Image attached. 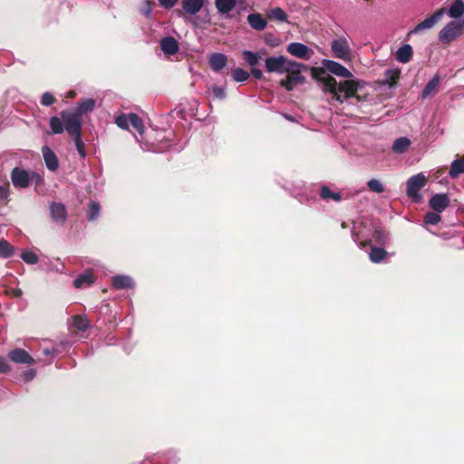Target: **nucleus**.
<instances>
[{
	"label": "nucleus",
	"instance_id": "nucleus-1",
	"mask_svg": "<svg viewBox=\"0 0 464 464\" xmlns=\"http://www.w3.org/2000/svg\"><path fill=\"white\" fill-rule=\"evenodd\" d=\"M311 74L314 79L324 83L326 90L334 95V100L341 103L352 97L360 100L359 95H357L359 82L347 79L337 83L335 78L327 74L325 70L321 67H312Z\"/></svg>",
	"mask_w": 464,
	"mask_h": 464
},
{
	"label": "nucleus",
	"instance_id": "nucleus-2",
	"mask_svg": "<svg viewBox=\"0 0 464 464\" xmlns=\"http://www.w3.org/2000/svg\"><path fill=\"white\" fill-rule=\"evenodd\" d=\"M464 32V19L448 23L439 33V39L442 44H449Z\"/></svg>",
	"mask_w": 464,
	"mask_h": 464
},
{
	"label": "nucleus",
	"instance_id": "nucleus-3",
	"mask_svg": "<svg viewBox=\"0 0 464 464\" xmlns=\"http://www.w3.org/2000/svg\"><path fill=\"white\" fill-rule=\"evenodd\" d=\"M61 117L63 121L64 130L72 138L82 135V118L72 111H63Z\"/></svg>",
	"mask_w": 464,
	"mask_h": 464
},
{
	"label": "nucleus",
	"instance_id": "nucleus-4",
	"mask_svg": "<svg viewBox=\"0 0 464 464\" xmlns=\"http://www.w3.org/2000/svg\"><path fill=\"white\" fill-rule=\"evenodd\" d=\"M297 66L298 63L287 60L285 56L268 57L265 61V67L267 72L285 73L291 69L289 66Z\"/></svg>",
	"mask_w": 464,
	"mask_h": 464
},
{
	"label": "nucleus",
	"instance_id": "nucleus-5",
	"mask_svg": "<svg viewBox=\"0 0 464 464\" xmlns=\"http://www.w3.org/2000/svg\"><path fill=\"white\" fill-rule=\"evenodd\" d=\"M290 67L291 69L285 72L288 73L287 76L280 82V85L285 88L287 91H292L296 85L304 82L305 78L301 74L300 69L307 68L305 65L301 63H298L297 66L291 65Z\"/></svg>",
	"mask_w": 464,
	"mask_h": 464
},
{
	"label": "nucleus",
	"instance_id": "nucleus-6",
	"mask_svg": "<svg viewBox=\"0 0 464 464\" xmlns=\"http://www.w3.org/2000/svg\"><path fill=\"white\" fill-rule=\"evenodd\" d=\"M331 50L335 58L341 59L344 62L352 61V49L345 37L342 36L334 39L331 44Z\"/></svg>",
	"mask_w": 464,
	"mask_h": 464
},
{
	"label": "nucleus",
	"instance_id": "nucleus-7",
	"mask_svg": "<svg viewBox=\"0 0 464 464\" xmlns=\"http://www.w3.org/2000/svg\"><path fill=\"white\" fill-rule=\"evenodd\" d=\"M426 177L420 173L411 177L407 181V195L413 202H419L421 198L419 191L426 185Z\"/></svg>",
	"mask_w": 464,
	"mask_h": 464
},
{
	"label": "nucleus",
	"instance_id": "nucleus-8",
	"mask_svg": "<svg viewBox=\"0 0 464 464\" xmlns=\"http://www.w3.org/2000/svg\"><path fill=\"white\" fill-rule=\"evenodd\" d=\"M30 175L31 172L20 169V168H14L13 169L11 172V179L13 182V185L15 188H27L30 185Z\"/></svg>",
	"mask_w": 464,
	"mask_h": 464
},
{
	"label": "nucleus",
	"instance_id": "nucleus-9",
	"mask_svg": "<svg viewBox=\"0 0 464 464\" xmlns=\"http://www.w3.org/2000/svg\"><path fill=\"white\" fill-rule=\"evenodd\" d=\"M322 63L324 65L323 69H324L325 72L329 71L331 73L345 79H349L353 76L352 72L347 68L335 61L323 60Z\"/></svg>",
	"mask_w": 464,
	"mask_h": 464
},
{
	"label": "nucleus",
	"instance_id": "nucleus-10",
	"mask_svg": "<svg viewBox=\"0 0 464 464\" xmlns=\"http://www.w3.org/2000/svg\"><path fill=\"white\" fill-rule=\"evenodd\" d=\"M7 357L15 363L33 365L35 363V360L22 348H15L9 351Z\"/></svg>",
	"mask_w": 464,
	"mask_h": 464
},
{
	"label": "nucleus",
	"instance_id": "nucleus-11",
	"mask_svg": "<svg viewBox=\"0 0 464 464\" xmlns=\"http://www.w3.org/2000/svg\"><path fill=\"white\" fill-rule=\"evenodd\" d=\"M450 203V197L445 193H438L432 196L429 200V206L432 210L441 213Z\"/></svg>",
	"mask_w": 464,
	"mask_h": 464
},
{
	"label": "nucleus",
	"instance_id": "nucleus-12",
	"mask_svg": "<svg viewBox=\"0 0 464 464\" xmlns=\"http://www.w3.org/2000/svg\"><path fill=\"white\" fill-rule=\"evenodd\" d=\"M50 214L53 222L63 225L67 220V209L61 202H53L50 205Z\"/></svg>",
	"mask_w": 464,
	"mask_h": 464
},
{
	"label": "nucleus",
	"instance_id": "nucleus-13",
	"mask_svg": "<svg viewBox=\"0 0 464 464\" xmlns=\"http://www.w3.org/2000/svg\"><path fill=\"white\" fill-rule=\"evenodd\" d=\"M286 49L292 55L304 60H309L313 53L305 44L296 42L289 44Z\"/></svg>",
	"mask_w": 464,
	"mask_h": 464
},
{
	"label": "nucleus",
	"instance_id": "nucleus-14",
	"mask_svg": "<svg viewBox=\"0 0 464 464\" xmlns=\"http://www.w3.org/2000/svg\"><path fill=\"white\" fill-rule=\"evenodd\" d=\"M444 11H445L444 8L439 9L432 15H430V17L426 18L425 20H423L422 22L418 24L415 26V28L412 31H411V34H416V33H419L425 29H430V28L433 27L435 25V24L442 17V15L444 14Z\"/></svg>",
	"mask_w": 464,
	"mask_h": 464
},
{
	"label": "nucleus",
	"instance_id": "nucleus-15",
	"mask_svg": "<svg viewBox=\"0 0 464 464\" xmlns=\"http://www.w3.org/2000/svg\"><path fill=\"white\" fill-rule=\"evenodd\" d=\"M42 154L46 165V168L51 171H55L59 168V160L56 154L48 146L42 148Z\"/></svg>",
	"mask_w": 464,
	"mask_h": 464
},
{
	"label": "nucleus",
	"instance_id": "nucleus-16",
	"mask_svg": "<svg viewBox=\"0 0 464 464\" xmlns=\"http://www.w3.org/2000/svg\"><path fill=\"white\" fill-rule=\"evenodd\" d=\"M160 49L166 55H174L179 51L178 41L172 36H166L160 40Z\"/></svg>",
	"mask_w": 464,
	"mask_h": 464
},
{
	"label": "nucleus",
	"instance_id": "nucleus-17",
	"mask_svg": "<svg viewBox=\"0 0 464 464\" xmlns=\"http://www.w3.org/2000/svg\"><path fill=\"white\" fill-rule=\"evenodd\" d=\"M95 282V276L92 269L86 270L83 274L78 276L73 281L75 288L88 287Z\"/></svg>",
	"mask_w": 464,
	"mask_h": 464
},
{
	"label": "nucleus",
	"instance_id": "nucleus-18",
	"mask_svg": "<svg viewBox=\"0 0 464 464\" xmlns=\"http://www.w3.org/2000/svg\"><path fill=\"white\" fill-rule=\"evenodd\" d=\"M209 66L214 72H220L224 69L227 63V57L226 54L221 53H213L209 56Z\"/></svg>",
	"mask_w": 464,
	"mask_h": 464
},
{
	"label": "nucleus",
	"instance_id": "nucleus-19",
	"mask_svg": "<svg viewBox=\"0 0 464 464\" xmlns=\"http://www.w3.org/2000/svg\"><path fill=\"white\" fill-rule=\"evenodd\" d=\"M440 81L441 79L439 74L434 75V77L428 82V83L422 90L421 97L423 99H426L430 96L436 94L439 91Z\"/></svg>",
	"mask_w": 464,
	"mask_h": 464
},
{
	"label": "nucleus",
	"instance_id": "nucleus-20",
	"mask_svg": "<svg viewBox=\"0 0 464 464\" xmlns=\"http://www.w3.org/2000/svg\"><path fill=\"white\" fill-rule=\"evenodd\" d=\"M247 22L256 31H263L267 25L266 20L258 13L248 14Z\"/></svg>",
	"mask_w": 464,
	"mask_h": 464
},
{
	"label": "nucleus",
	"instance_id": "nucleus-21",
	"mask_svg": "<svg viewBox=\"0 0 464 464\" xmlns=\"http://www.w3.org/2000/svg\"><path fill=\"white\" fill-rule=\"evenodd\" d=\"M181 5L187 14H195L202 8L204 0H182Z\"/></svg>",
	"mask_w": 464,
	"mask_h": 464
},
{
	"label": "nucleus",
	"instance_id": "nucleus-22",
	"mask_svg": "<svg viewBox=\"0 0 464 464\" xmlns=\"http://www.w3.org/2000/svg\"><path fill=\"white\" fill-rule=\"evenodd\" d=\"M112 286L115 289H127L133 287L132 279L128 276H116L111 280Z\"/></svg>",
	"mask_w": 464,
	"mask_h": 464
},
{
	"label": "nucleus",
	"instance_id": "nucleus-23",
	"mask_svg": "<svg viewBox=\"0 0 464 464\" xmlns=\"http://www.w3.org/2000/svg\"><path fill=\"white\" fill-rule=\"evenodd\" d=\"M401 76V71L398 69H389L385 72V78L382 81V85L394 87L397 85Z\"/></svg>",
	"mask_w": 464,
	"mask_h": 464
},
{
	"label": "nucleus",
	"instance_id": "nucleus-24",
	"mask_svg": "<svg viewBox=\"0 0 464 464\" xmlns=\"http://www.w3.org/2000/svg\"><path fill=\"white\" fill-rule=\"evenodd\" d=\"M413 55L412 47L410 44H404L400 47L396 53V59L400 63H409Z\"/></svg>",
	"mask_w": 464,
	"mask_h": 464
},
{
	"label": "nucleus",
	"instance_id": "nucleus-25",
	"mask_svg": "<svg viewBox=\"0 0 464 464\" xmlns=\"http://www.w3.org/2000/svg\"><path fill=\"white\" fill-rule=\"evenodd\" d=\"M94 107L95 101L93 99H85L80 102L76 109L72 111L82 118L84 113L93 111Z\"/></svg>",
	"mask_w": 464,
	"mask_h": 464
},
{
	"label": "nucleus",
	"instance_id": "nucleus-26",
	"mask_svg": "<svg viewBox=\"0 0 464 464\" xmlns=\"http://www.w3.org/2000/svg\"><path fill=\"white\" fill-rule=\"evenodd\" d=\"M449 15L451 18H459L464 14V1L463 0H455L448 12Z\"/></svg>",
	"mask_w": 464,
	"mask_h": 464
},
{
	"label": "nucleus",
	"instance_id": "nucleus-27",
	"mask_svg": "<svg viewBox=\"0 0 464 464\" xmlns=\"http://www.w3.org/2000/svg\"><path fill=\"white\" fill-rule=\"evenodd\" d=\"M387 255L388 253L384 248L372 246L369 257L372 263H380L387 256Z\"/></svg>",
	"mask_w": 464,
	"mask_h": 464
},
{
	"label": "nucleus",
	"instance_id": "nucleus-28",
	"mask_svg": "<svg viewBox=\"0 0 464 464\" xmlns=\"http://www.w3.org/2000/svg\"><path fill=\"white\" fill-rule=\"evenodd\" d=\"M236 0H215L217 9L221 14H227L236 6Z\"/></svg>",
	"mask_w": 464,
	"mask_h": 464
},
{
	"label": "nucleus",
	"instance_id": "nucleus-29",
	"mask_svg": "<svg viewBox=\"0 0 464 464\" xmlns=\"http://www.w3.org/2000/svg\"><path fill=\"white\" fill-rule=\"evenodd\" d=\"M462 173H464V159L461 158L453 160L449 171L450 176L452 179H456Z\"/></svg>",
	"mask_w": 464,
	"mask_h": 464
},
{
	"label": "nucleus",
	"instance_id": "nucleus-30",
	"mask_svg": "<svg viewBox=\"0 0 464 464\" xmlns=\"http://www.w3.org/2000/svg\"><path fill=\"white\" fill-rule=\"evenodd\" d=\"M411 145V140L406 137H401L394 140L392 144V150L397 153L405 152Z\"/></svg>",
	"mask_w": 464,
	"mask_h": 464
},
{
	"label": "nucleus",
	"instance_id": "nucleus-31",
	"mask_svg": "<svg viewBox=\"0 0 464 464\" xmlns=\"http://www.w3.org/2000/svg\"><path fill=\"white\" fill-rule=\"evenodd\" d=\"M90 322L85 315L76 314L72 316V326L81 332L87 330Z\"/></svg>",
	"mask_w": 464,
	"mask_h": 464
},
{
	"label": "nucleus",
	"instance_id": "nucleus-32",
	"mask_svg": "<svg viewBox=\"0 0 464 464\" xmlns=\"http://www.w3.org/2000/svg\"><path fill=\"white\" fill-rule=\"evenodd\" d=\"M320 197L323 199H332L335 202H339L342 199V195L339 192H334L327 186H323L320 189Z\"/></svg>",
	"mask_w": 464,
	"mask_h": 464
},
{
	"label": "nucleus",
	"instance_id": "nucleus-33",
	"mask_svg": "<svg viewBox=\"0 0 464 464\" xmlns=\"http://www.w3.org/2000/svg\"><path fill=\"white\" fill-rule=\"evenodd\" d=\"M49 124L53 134H61L64 130L62 117L53 116L50 118Z\"/></svg>",
	"mask_w": 464,
	"mask_h": 464
},
{
	"label": "nucleus",
	"instance_id": "nucleus-34",
	"mask_svg": "<svg viewBox=\"0 0 464 464\" xmlns=\"http://www.w3.org/2000/svg\"><path fill=\"white\" fill-rule=\"evenodd\" d=\"M243 59L253 68L256 66L261 58V52L253 53L251 51H244L242 53Z\"/></svg>",
	"mask_w": 464,
	"mask_h": 464
},
{
	"label": "nucleus",
	"instance_id": "nucleus-35",
	"mask_svg": "<svg viewBox=\"0 0 464 464\" xmlns=\"http://www.w3.org/2000/svg\"><path fill=\"white\" fill-rule=\"evenodd\" d=\"M101 206L96 201H91L88 205L87 218L89 221H94L100 215Z\"/></svg>",
	"mask_w": 464,
	"mask_h": 464
},
{
	"label": "nucleus",
	"instance_id": "nucleus-36",
	"mask_svg": "<svg viewBox=\"0 0 464 464\" xmlns=\"http://www.w3.org/2000/svg\"><path fill=\"white\" fill-rule=\"evenodd\" d=\"M14 247L6 240L0 239V256L8 258L13 256Z\"/></svg>",
	"mask_w": 464,
	"mask_h": 464
},
{
	"label": "nucleus",
	"instance_id": "nucleus-37",
	"mask_svg": "<svg viewBox=\"0 0 464 464\" xmlns=\"http://www.w3.org/2000/svg\"><path fill=\"white\" fill-rule=\"evenodd\" d=\"M129 122L130 124L140 133H142L144 130V125L141 119L136 113L129 114Z\"/></svg>",
	"mask_w": 464,
	"mask_h": 464
},
{
	"label": "nucleus",
	"instance_id": "nucleus-38",
	"mask_svg": "<svg viewBox=\"0 0 464 464\" xmlns=\"http://www.w3.org/2000/svg\"><path fill=\"white\" fill-rule=\"evenodd\" d=\"M268 17L273 20L284 22L286 21L287 14L282 8L276 7L270 10Z\"/></svg>",
	"mask_w": 464,
	"mask_h": 464
},
{
	"label": "nucleus",
	"instance_id": "nucleus-39",
	"mask_svg": "<svg viewBox=\"0 0 464 464\" xmlns=\"http://www.w3.org/2000/svg\"><path fill=\"white\" fill-rule=\"evenodd\" d=\"M232 78L237 82H243L248 80L249 73L242 68H236L232 72Z\"/></svg>",
	"mask_w": 464,
	"mask_h": 464
},
{
	"label": "nucleus",
	"instance_id": "nucleus-40",
	"mask_svg": "<svg viewBox=\"0 0 464 464\" xmlns=\"http://www.w3.org/2000/svg\"><path fill=\"white\" fill-rule=\"evenodd\" d=\"M441 220L440 213L436 211H429L424 216V223L427 225H437Z\"/></svg>",
	"mask_w": 464,
	"mask_h": 464
},
{
	"label": "nucleus",
	"instance_id": "nucleus-41",
	"mask_svg": "<svg viewBox=\"0 0 464 464\" xmlns=\"http://www.w3.org/2000/svg\"><path fill=\"white\" fill-rule=\"evenodd\" d=\"M72 139H73V141H74V144H75V147H76V150H77L79 155L82 159L85 158L86 157V150H85L84 142L82 140V135L74 136V137H72Z\"/></svg>",
	"mask_w": 464,
	"mask_h": 464
},
{
	"label": "nucleus",
	"instance_id": "nucleus-42",
	"mask_svg": "<svg viewBox=\"0 0 464 464\" xmlns=\"http://www.w3.org/2000/svg\"><path fill=\"white\" fill-rule=\"evenodd\" d=\"M367 186L371 191L375 193H382L384 191L383 185L378 179H370L367 182Z\"/></svg>",
	"mask_w": 464,
	"mask_h": 464
},
{
	"label": "nucleus",
	"instance_id": "nucleus-43",
	"mask_svg": "<svg viewBox=\"0 0 464 464\" xmlns=\"http://www.w3.org/2000/svg\"><path fill=\"white\" fill-rule=\"evenodd\" d=\"M21 258L29 265H34L38 262V256L32 251H24L21 254Z\"/></svg>",
	"mask_w": 464,
	"mask_h": 464
},
{
	"label": "nucleus",
	"instance_id": "nucleus-44",
	"mask_svg": "<svg viewBox=\"0 0 464 464\" xmlns=\"http://www.w3.org/2000/svg\"><path fill=\"white\" fill-rule=\"evenodd\" d=\"M116 124L118 127L123 130H127L129 128V115L126 114H121L119 115L115 120Z\"/></svg>",
	"mask_w": 464,
	"mask_h": 464
},
{
	"label": "nucleus",
	"instance_id": "nucleus-45",
	"mask_svg": "<svg viewBox=\"0 0 464 464\" xmlns=\"http://www.w3.org/2000/svg\"><path fill=\"white\" fill-rule=\"evenodd\" d=\"M56 102L55 97L50 92H44L41 98V104L44 106H50Z\"/></svg>",
	"mask_w": 464,
	"mask_h": 464
},
{
	"label": "nucleus",
	"instance_id": "nucleus-46",
	"mask_svg": "<svg viewBox=\"0 0 464 464\" xmlns=\"http://www.w3.org/2000/svg\"><path fill=\"white\" fill-rule=\"evenodd\" d=\"M212 93H213V98H215V99L223 100L226 98V91L222 87L213 85L212 86Z\"/></svg>",
	"mask_w": 464,
	"mask_h": 464
},
{
	"label": "nucleus",
	"instance_id": "nucleus-47",
	"mask_svg": "<svg viewBox=\"0 0 464 464\" xmlns=\"http://www.w3.org/2000/svg\"><path fill=\"white\" fill-rule=\"evenodd\" d=\"M374 239L378 244L383 245L387 242L388 237L384 231L376 229L374 231Z\"/></svg>",
	"mask_w": 464,
	"mask_h": 464
},
{
	"label": "nucleus",
	"instance_id": "nucleus-48",
	"mask_svg": "<svg viewBox=\"0 0 464 464\" xmlns=\"http://www.w3.org/2000/svg\"><path fill=\"white\" fill-rule=\"evenodd\" d=\"M30 183H33L35 186H41L44 183V179L39 173L31 171Z\"/></svg>",
	"mask_w": 464,
	"mask_h": 464
},
{
	"label": "nucleus",
	"instance_id": "nucleus-49",
	"mask_svg": "<svg viewBox=\"0 0 464 464\" xmlns=\"http://www.w3.org/2000/svg\"><path fill=\"white\" fill-rule=\"evenodd\" d=\"M36 375V371L34 369H29L23 372V379L24 382L32 381Z\"/></svg>",
	"mask_w": 464,
	"mask_h": 464
},
{
	"label": "nucleus",
	"instance_id": "nucleus-50",
	"mask_svg": "<svg viewBox=\"0 0 464 464\" xmlns=\"http://www.w3.org/2000/svg\"><path fill=\"white\" fill-rule=\"evenodd\" d=\"M11 368L4 357L0 356V373L10 372Z\"/></svg>",
	"mask_w": 464,
	"mask_h": 464
},
{
	"label": "nucleus",
	"instance_id": "nucleus-51",
	"mask_svg": "<svg viewBox=\"0 0 464 464\" xmlns=\"http://www.w3.org/2000/svg\"><path fill=\"white\" fill-rule=\"evenodd\" d=\"M177 2L178 0H159L160 5L165 9L172 8Z\"/></svg>",
	"mask_w": 464,
	"mask_h": 464
},
{
	"label": "nucleus",
	"instance_id": "nucleus-52",
	"mask_svg": "<svg viewBox=\"0 0 464 464\" xmlns=\"http://www.w3.org/2000/svg\"><path fill=\"white\" fill-rule=\"evenodd\" d=\"M251 74L257 80H261L264 76L262 71L255 67L251 68Z\"/></svg>",
	"mask_w": 464,
	"mask_h": 464
},
{
	"label": "nucleus",
	"instance_id": "nucleus-53",
	"mask_svg": "<svg viewBox=\"0 0 464 464\" xmlns=\"http://www.w3.org/2000/svg\"><path fill=\"white\" fill-rule=\"evenodd\" d=\"M8 189L5 186H0V200L6 199L8 198Z\"/></svg>",
	"mask_w": 464,
	"mask_h": 464
},
{
	"label": "nucleus",
	"instance_id": "nucleus-54",
	"mask_svg": "<svg viewBox=\"0 0 464 464\" xmlns=\"http://www.w3.org/2000/svg\"><path fill=\"white\" fill-rule=\"evenodd\" d=\"M75 96H76V92H75L74 90H71V91H69V92H68V93H67V97H68V98L72 99V98H74Z\"/></svg>",
	"mask_w": 464,
	"mask_h": 464
},
{
	"label": "nucleus",
	"instance_id": "nucleus-55",
	"mask_svg": "<svg viewBox=\"0 0 464 464\" xmlns=\"http://www.w3.org/2000/svg\"><path fill=\"white\" fill-rule=\"evenodd\" d=\"M14 295L17 297L22 295V290L21 289H15L14 290Z\"/></svg>",
	"mask_w": 464,
	"mask_h": 464
},
{
	"label": "nucleus",
	"instance_id": "nucleus-56",
	"mask_svg": "<svg viewBox=\"0 0 464 464\" xmlns=\"http://www.w3.org/2000/svg\"><path fill=\"white\" fill-rule=\"evenodd\" d=\"M150 12H151V8L149 6L145 11H144V14L146 16H149L150 14Z\"/></svg>",
	"mask_w": 464,
	"mask_h": 464
},
{
	"label": "nucleus",
	"instance_id": "nucleus-57",
	"mask_svg": "<svg viewBox=\"0 0 464 464\" xmlns=\"http://www.w3.org/2000/svg\"><path fill=\"white\" fill-rule=\"evenodd\" d=\"M370 243H371L370 241H368V242H364V243H362V246H367L368 244H370Z\"/></svg>",
	"mask_w": 464,
	"mask_h": 464
}]
</instances>
